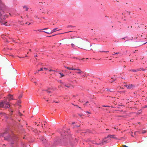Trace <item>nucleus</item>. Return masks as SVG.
<instances>
[{
    "label": "nucleus",
    "mask_w": 147,
    "mask_h": 147,
    "mask_svg": "<svg viewBox=\"0 0 147 147\" xmlns=\"http://www.w3.org/2000/svg\"><path fill=\"white\" fill-rule=\"evenodd\" d=\"M71 41L74 43H72L71 44L72 47L73 48L75 47V44L80 48L86 50L92 49L90 48V47L91 46V44L88 42H85L81 38L78 37L71 38Z\"/></svg>",
    "instance_id": "f257e3e1"
},
{
    "label": "nucleus",
    "mask_w": 147,
    "mask_h": 147,
    "mask_svg": "<svg viewBox=\"0 0 147 147\" xmlns=\"http://www.w3.org/2000/svg\"><path fill=\"white\" fill-rule=\"evenodd\" d=\"M10 107V104L8 102L5 100H3L0 102V107L6 109Z\"/></svg>",
    "instance_id": "f03ea898"
},
{
    "label": "nucleus",
    "mask_w": 147,
    "mask_h": 147,
    "mask_svg": "<svg viewBox=\"0 0 147 147\" xmlns=\"http://www.w3.org/2000/svg\"><path fill=\"white\" fill-rule=\"evenodd\" d=\"M110 140L111 139H109V138L108 136H107V137H105L103 139L101 142L99 144H96L98 145H102L109 142Z\"/></svg>",
    "instance_id": "7ed1b4c3"
},
{
    "label": "nucleus",
    "mask_w": 147,
    "mask_h": 147,
    "mask_svg": "<svg viewBox=\"0 0 147 147\" xmlns=\"http://www.w3.org/2000/svg\"><path fill=\"white\" fill-rule=\"evenodd\" d=\"M100 46L96 44H94L92 46V48L94 50H96L99 48Z\"/></svg>",
    "instance_id": "20e7f679"
},
{
    "label": "nucleus",
    "mask_w": 147,
    "mask_h": 147,
    "mask_svg": "<svg viewBox=\"0 0 147 147\" xmlns=\"http://www.w3.org/2000/svg\"><path fill=\"white\" fill-rule=\"evenodd\" d=\"M0 23L1 25L3 24L6 26L8 25V24H7V23L6 22L3 21L2 19L0 20Z\"/></svg>",
    "instance_id": "39448f33"
},
{
    "label": "nucleus",
    "mask_w": 147,
    "mask_h": 147,
    "mask_svg": "<svg viewBox=\"0 0 147 147\" xmlns=\"http://www.w3.org/2000/svg\"><path fill=\"white\" fill-rule=\"evenodd\" d=\"M124 86H126L127 88L131 89L134 86V85L131 84L125 85Z\"/></svg>",
    "instance_id": "423d86ee"
},
{
    "label": "nucleus",
    "mask_w": 147,
    "mask_h": 147,
    "mask_svg": "<svg viewBox=\"0 0 147 147\" xmlns=\"http://www.w3.org/2000/svg\"><path fill=\"white\" fill-rule=\"evenodd\" d=\"M108 137L109 138V139H111V138L115 139H117V138L116 137H115V135H108Z\"/></svg>",
    "instance_id": "0eeeda50"
},
{
    "label": "nucleus",
    "mask_w": 147,
    "mask_h": 147,
    "mask_svg": "<svg viewBox=\"0 0 147 147\" xmlns=\"http://www.w3.org/2000/svg\"><path fill=\"white\" fill-rule=\"evenodd\" d=\"M105 91H107L108 92H114V91L113 90V89H108V88H105L104 90Z\"/></svg>",
    "instance_id": "6e6552de"
},
{
    "label": "nucleus",
    "mask_w": 147,
    "mask_h": 147,
    "mask_svg": "<svg viewBox=\"0 0 147 147\" xmlns=\"http://www.w3.org/2000/svg\"><path fill=\"white\" fill-rule=\"evenodd\" d=\"M7 98L9 99V101L14 100L13 98V96L11 94H9Z\"/></svg>",
    "instance_id": "1a4fd4ad"
},
{
    "label": "nucleus",
    "mask_w": 147,
    "mask_h": 147,
    "mask_svg": "<svg viewBox=\"0 0 147 147\" xmlns=\"http://www.w3.org/2000/svg\"><path fill=\"white\" fill-rule=\"evenodd\" d=\"M50 90H52V89H51L50 88H48L47 89L45 90H44L46 91L48 93H50L51 92V91H49Z\"/></svg>",
    "instance_id": "9d476101"
},
{
    "label": "nucleus",
    "mask_w": 147,
    "mask_h": 147,
    "mask_svg": "<svg viewBox=\"0 0 147 147\" xmlns=\"http://www.w3.org/2000/svg\"><path fill=\"white\" fill-rule=\"evenodd\" d=\"M70 69H71V70H76L79 71H81V70L80 69H79V68H78V69H74V68H73V67H72L71 68H70Z\"/></svg>",
    "instance_id": "9b49d317"
},
{
    "label": "nucleus",
    "mask_w": 147,
    "mask_h": 147,
    "mask_svg": "<svg viewBox=\"0 0 147 147\" xmlns=\"http://www.w3.org/2000/svg\"><path fill=\"white\" fill-rule=\"evenodd\" d=\"M130 71H131L133 72H136L138 71H140V70L139 69H136V70L135 69H131L129 70Z\"/></svg>",
    "instance_id": "f8f14e48"
},
{
    "label": "nucleus",
    "mask_w": 147,
    "mask_h": 147,
    "mask_svg": "<svg viewBox=\"0 0 147 147\" xmlns=\"http://www.w3.org/2000/svg\"><path fill=\"white\" fill-rule=\"evenodd\" d=\"M57 28H55L54 29L50 32L51 33H52L55 32L56 31V30L57 29Z\"/></svg>",
    "instance_id": "ddd939ff"
},
{
    "label": "nucleus",
    "mask_w": 147,
    "mask_h": 147,
    "mask_svg": "<svg viewBox=\"0 0 147 147\" xmlns=\"http://www.w3.org/2000/svg\"><path fill=\"white\" fill-rule=\"evenodd\" d=\"M64 86L67 88H69L71 86V85L70 84H65Z\"/></svg>",
    "instance_id": "4468645a"
},
{
    "label": "nucleus",
    "mask_w": 147,
    "mask_h": 147,
    "mask_svg": "<svg viewBox=\"0 0 147 147\" xmlns=\"http://www.w3.org/2000/svg\"><path fill=\"white\" fill-rule=\"evenodd\" d=\"M23 8L25 9V10L27 11L28 9V8L26 6H24L23 7Z\"/></svg>",
    "instance_id": "2eb2a0df"
},
{
    "label": "nucleus",
    "mask_w": 147,
    "mask_h": 147,
    "mask_svg": "<svg viewBox=\"0 0 147 147\" xmlns=\"http://www.w3.org/2000/svg\"><path fill=\"white\" fill-rule=\"evenodd\" d=\"M147 67H146L145 69H144L143 68H140L139 69L140 70H142L143 71H145V70H147Z\"/></svg>",
    "instance_id": "dca6fc26"
},
{
    "label": "nucleus",
    "mask_w": 147,
    "mask_h": 147,
    "mask_svg": "<svg viewBox=\"0 0 147 147\" xmlns=\"http://www.w3.org/2000/svg\"><path fill=\"white\" fill-rule=\"evenodd\" d=\"M42 141H43V142L45 143L46 142V140L44 138H42Z\"/></svg>",
    "instance_id": "f3484780"
},
{
    "label": "nucleus",
    "mask_w": 147,
    "mask_h": 147,
    "mask_svg": "<svg viewBox=\"0 0 147 147\" xmlns=\"http://www.w3.org/2000/svg\"><path fill=\"white\" fill-rule=\"evenodd\" d=\"M99 52H105L106 53H108L109 52V51H99Z\"/></svg>",
    "instance_id": "a211bd4d"
},
{
    "label": "nucleus",
    "mask_w": 147,
    "mask_h": 147,
    "mask_svg": "<svg viewBox=\"0 0 147 147\" xmlns=\"http://www.w3.org/2000/svg\"><path fill=\"white\" fill-rule=\"evenodd\" d=\"M22 96H23V94H21L20 95V96H19L18 97V98L19 99H20L21 98H22Z\"/></svg>",
    "instance_id": "6ab92c4d"
},
{
    "label": "nucleus",
    "mask_w": 147,
    "mask_h": 147,
    "mask_svg": "<svg viewBox=\"0 0 147 147\" xmlns=\"http://www.w3.org/2000/svg\"><path fill=\"white\" fill-rule=\"evenodd\" d=\"M78 71V72H76V73L78 74H80L81 73H84V72H83V71Z\"/></svg>",
    "instance_id": "aec40b11"
},
{
    "label": "nucleus",
    "mask_w": 147,
    "mask_h": 147,
    "mask_svg": "<svg viewBox=\"0 0 147 147\" xmlns=\"http://www.w3.org/2000/svg\"><path fill=\"white\" fill-rule=\"evenodd\" d=\"M43 68H41L39 70H38V72L39 71H43Z\"/></svg>",
    "instance_id": "412c9836"
},
{
    "label": "nucleus",
    "mask_w": 147,
    "mask_h": 147,
    "mask_svg": "<svg viewBox=\"0 0 147 147\" xmlns=\"http://www.w3.org/2000/svg\"><path fill=\"white\" fill-rule=\"evenodd\" d=\"M59 74L61 75V77H63L64 76V75L63 74H62L61 73H59Z\"/></svg>",
    "instance_id": "4be33fe9"
},
{
    "label": "nucleus",
    "mask_w": 147,
    "mask_h": 147,
    "mask_svg": "<svg viewBox=\"0 0 147 147\" xmlns=\"http://www.w3.org/2000/svg\"><path fill=\"white\" fill-rule=\"evenodd\" d=\"M43 32H45L46 33H47V34H51V33L50 32H46V31H42Z\"/></svg>",
    "instance_id": "5701e85b"
},
{
    "label": "nucleus",
    "mask_w": 147,
    "mask_h": 147,
    "mask_svg": "<svg viewBox=\"0 0 147 147\" xmlns=\"http://www.w3.org/2000/svg\"><path fill=\"white\" fill-rule=\"evenodd\" d=\"M65 68H67V69H69V70H71V69H70V68L69 67H65Z\"/></svg>",
    "instance_id": "b1692460"
},
{
    "label": "nucleus",
    "mask_w": 147,
    "mask_h": 147,
    "mask_svg": "<svg viewBox=\"0 0 147 147\" xmlns=\"http://www.w3.org/2000/svg\"><path fill=\"white\" fill-rule=\"evenodd\" d=\"M102 106L103 107H110V106H107V105H103V106Z\"/></svg>",
    "instance_id": "393cba45"
},
{
    "label": "nucleus",
    "mask_w": 147,
    "mask_h": 147,
    "mask_svg": "<svg viewBox=\"0 0 147 147\" xmlns=\"http://www.w3.org/2000/svg\"><path fill=\"white\" fill-rule=\"evenodd\" d=\"M18 103H21V100H18Z\"/></svg>",
    "instance_id": "a878e982"
},
{
    "label": "nucleus",
    "mask_w": 147,
    "mask_h": 147,
    "mask_svg": "<svg viewBox=\"0 0 147 147\" xmlns=\"http://www.w3.org/2000/svg\"><path fill=\"white\" fill-rule=\"evenodd\" d=\"M78 115L81 117H82V116L83 115L82 114H79Z\"/></svg>",
    "instance_id": "bb28decb"
},
{
    "label": "nucleus",
    "mask_w": 147,
    "mask_h": 147,
    "mask_svg": "<svg viewBox=\"0 0 147 147\" xmlns=\"http://www.w3.org/2000/svg\"><path fill=\"white\" fill-rule=\"evenodd\" d=\"M146 131H142V134H144V133H146Z\"/></svg>",
    "instance_id": "cd10ccee"
},
{
    "label": "nucleus",
    "mask_w": 147,
    "mask_h": 147,
    "mask_svg": "<svg viewBox=\"0 0 147 147\" xmlns=\"http://www.w3.org/2000/svg\"><path fill=\"white\" fill-rule=\"evenodd\" d=\"M73 26L71 25H69L67 26V28L72 27Z\"/></svg>",
    "instance_id": "c85d7f7f"
},
{
    "label": "nucleus",
    "mask_w": 147,
    "mask_h": 147,
    "mask_svg": "<svg viewBox=\"0 0 147 147\" xmlns=\"http://www.w3.org/2000/svg\"><path fill=\"white\" fill-rule=\"evenodd\" d=\"M61 83L63 84V85H64V84H65V83L63 82H61Z\"/></svg>",
    "instance_id": "c756f323"
},
{
    "label": "nucleus",
    "mask_w": 147,
    "mask_h": 147,
    "mask_svg": "<svg viewBox=\"0 0 147 147\" xmlns=\"http://www.w3.org/2000/svg\"><path fill=\"white\" fill-rule=\"evenodd\" d=\"M49 71H54L55 70H52V69H50V70H49Z\"/></svg>",
    "instance_id": "7c9ffc66"
},
{
    "label": "nucleus",
    "mask_w": 147,
    "mask_h": 147,
    "mask_svg": "<svg viewBox=\"0 0 147 147\" xmlns=\"http://www.w3.org/2000/svg\"><path fill=\"white\" fill-rule=\"evenodd\" d=\"M123 147H128L127 146L125 145H123Z\"/></svg>",
    "instance_id": "2f4dec72"
},
{
    "label": "nucleus",
    "mask_w": 147,
    "mask_h": 147,
    "mask_svg": "<svg viewBox=\"0 0 147 147\" xmlns=\"http://www.w3.org/2000/svg\"><path fill=\"white\" fill-rule=\"evenodd\" d=\"M3 16L4 17H7V15H4Z\"/></svg>",
    "instance_id": "473e14b6"
},
{
    "label": "nucleus",
    "mask_w": 147,
    "mask_h": 147,
    "mask_svg": "<svg viewBox=\"0 0 147 147\" xmlns=\"http://www.w3.org/2000/svg\"><path fill=\"white\" fill-rule=\"evenodd\" d=\"M45 70H48V69L46 68H45V67H44V68H43Z\"/></svg>",
    "instance_id": "72a5a7b5"
},
{
    "label": "nucleus",
    "mask_w": 147,
    "mask_h": 147,
    "mask_svg": "<svg viewBox=\"0 0 147 147\" xmlns=\"http://www.w3.org/2000/svg\"><path fill=\"white\" fill-rule=\"evenodd\" d=\"M119 52L118 53H115V54H119Z\"/></svg>",
    "instance_id": "f704fd0d"
},
{
    "label": "nucleus",
    "mask_w": 147,
    "mask_h": 147,
    "mask_svg": "<svg viewBox=\"0 0 147 147\" xmlns=\"http://www.w3.org/2000/svg\"><path fill=\"white\" fill-rule=\"evenodd\" d=\"M42 30H38L39 31H40V32H41Z\"/></svg>",
    "instance_id": "c9c22d12"
},
{
    "label": "nucleus",
    "mask_w": 147,
    "mask_h": 147,
    "mask_svg": "<svg viewBox=\"0 0 147 147\" xmlns=\"http://www.w3.org/2000/svg\"><path fill=\"white\" fill-rule=\"evenodd\" d=\"M86 113H88L89 114H91V113L90 112H89L88 111L86 112Z\"/></svg>",
    "instance_id": "e433bc0d"
},
{
    "label": "nucleus",
    "mask_w": 147,
    "mask_h": 147,
    "mask_svg": "<svg viewBox=\"0 0 147 147\" xmlns=\"http://www.w3.org/2000/svg\"><path fill=\"white\" fill-rule=\"evenodd\" d=\"M130 61L131 62H133V59H131L130 60Z\"/></svg>",
    "instance_id": "4c0bfd02"
},
{
    "label": "nucleus",
    "mask_w": 147,
    "mask_h": 147,
    "mask_svg": "<svg viewBox=\"0 0 147 147\" xmlns=\"http://www.w3.org/2000/svg\"><path fill=\"white\" fill-rule=\"evenodd\" d=\"M19 115H20V116H21L22 115V114H21L20 113H19Z\"/></svg>",
    "instance_id": "58836bf2"
},
{
    "label": "nucleus",
    "mask_w": 147,
    "mask_h": 147,
    "mask_svg": "<svg viewBox=\"0 0 147 147\" xmlns=\"http://www.w3.org/2000/svg\"><path fill=\"white\" fill-rule=\"evenodd\" d=\"M5 139V140H8V139H7V138H5V139Z\"/></svg>",
    "instance_id": "ea45409f"
},
{
    "label": "nucleus",
    "mask_w": 147,
    "mask_h": 147,
    "mask_svg": "<svg viewBox=\"0 0 147 147\" xmlns=\"http://www.w3.org/2000/svg\"><path fill=\"white\" fill-rule=\"evenodd\" d=\"M73 58H74V59H75V58L77 59V58H76H76H75V57H73Z\"/></svg>",
    "instance_id": "a19ab883"
},
{
    "label": "nucleus",
    "mask_w": 147,
    "mask_h": 147,
    "mask_svg": "<svg viewBox=\"0 0 147 147\" xmlns=\"http://www.w3.org/2000/svg\"><path fill=\"white\" fill-rule=\"evenodd\" d=\"M34 57H37V55H35Z\"/></svg>",
    "instance_id": "79ce46f5"
},
{
    "label": "nucleus",
    "mask_w": 147,
    "mask_h": 147,
    "mask_svg": "<svg viewBox=\"0 0 147 147\" xmlns=\"http://www.w3.org/2000/svg\"><path fill=\"white\" fill-rule=\"evenodd\" d=\"M61 87V86H58V88H60Z\"/></svg>",
    "instance_id": "37998d69"
},
{
    "label": "nucleus",
    "mask_w": 147,
    "mask_h": 147,
    "mask_svg": "<svg viewBox=\"0 0 147 147\" xmlns=\"http://www.w3.org/2000/svg\"><path fill=\"white\" fill-rule=\"evenodd\" d=\"M48 29V28H45L43 30H45V29Z\"/></svg>",
    "instance_id": "c03bdc74"
},
{
    "label": "nucleus",
    "mask_w": 147,
    "mask_h": 147,
    "mask_svg": "<svg viewBox=\"0 0 147 147\" xmlns=\"http://www.w3.org/2000/svg\"><path fill=\"white\" fill-rule=\"evenodd\" d=\"M88 103V101H87V102H86V103Z\"/></svg>",
    "instance_id": "a18cd8bd"
},
{
    "label": "nucleus",
    "mask_w": 147,
    "mask_h": 147,
    "mask_svg": "<svg viewBox=\"0 0 147 147\" xmlns=\"http://www.w3.org/2000/svg\"><path fill=\"white\" fill-rule=\"evenodd\" d=\"M79 101H80V102H82V101H80V99H79Z\"/></svg>",
    "instance_id": "49530a36"
},
{
    "label": "nucleus",
    "mask_w": 147,
    "mask_h": 147,
    "mask_svg": "<svg viewBox=\"0 0 147 147\" xmlns=\"http://www.w3.org/2000/svg\"><path fill=\"white\" fill-rule=\"evenodd\" d=\"M126 67V66H125V65H124V67Z\"/></svg>",
    "instance_id": "de8ad7c7"
},
{
    "label": "nucleus",
    "mask_w": 147,
    "mask_h": 147,
    "mask_svg": "<svg viewBox=\"0 0 147 147\" xmlns=\"http://www.w3.org/2000/svg\"><path fill=\"white\" fill-rule=\"evenodd\" d=\"M146 43H147V42H146V43H144V44H145Z\"/></svg>",
    "instance_id": "09e8293b"
},
{
    "label": "nucleus",
    "mask_w": 147,
    "mask_h": 147,
    "mask_svg": "<svg viewBox=\"0 0 147 147\" xmlns=\"http://www.w3.org/2000/svg\"><path fill=\"white\" fill-rule=\"evenodd\" d=\"M145 107H147V106H146Z\"/></svg>",
    "instance_id": "8fccbe9b"
},
{
    "label": "nucleus",
    "mask_w": 147,
    "mask_h": 147,
    "mask_svg": "<svg viewBox=\"0 0 147 147\" xmlns=\"http://www.w3.org/2000/svg\"><path fill=\"white\" fill-rule=\"evenodd\" d=\"M29 51H31V49H29Z\"/></svg>",
    "instance_id": "3c124183"
},
{
    "label": "nucleus",
    "mask_w": 147,
    "mask_h": 147,
    "mask_svg": "<svg viewBox=\"0 0 147 147\" xmlns=\"http://www.w3.org/2000/svg\"><path fill=\"white\" fill-rule=\"evenodd\" d=\"M36 72H34V74H36Z\"/></svg>",
    "instance_id": "603ef678"
},
{
    "label": "nucleus",
    "mask_w": 147,
    "mask_h": 147,
    "mask_svg": "<svg viewBox=\"0 0 147 147\" xmlns=\"http://www.w3.org/2000/svg\"><path fill=\"white\" fill-rule=\"evenodd\" d=\"M76 107H78V106L77 105H76Z\"/></svg>",
    "instance_id": "864d4df0"
},
{
    "label": "nucleus",
    "mask_w": 147,
    "mask_h": 147,
    "mask_svg": "<svg viewBox=\"0 0 147 147\" xmlns=\"http://www.w3.org/2000/svg\"><path fill=\"white\" fill-rule=\"evenodd\" d=\"M75 123V122H73V123H72V124H74Z\"/></svg>",
    "instance_id": "5fc2aeb1"
},
{
    "label": "nucleus",
    "mask_w": 147,
    "mask_h": 147,
    "mask_svg": "<svg viewBox=\"0 0 147 147\" xmlns=\"http://www.w3.org/2000/svg\"><path fill=\"white\" fill-rule=\"evenodd\" d=\"M78 107L79 108H80V107Z\"/></svg>",
    "instance_id": "6e6d98bb"
},
{
    "label": "nucleus",
    "mask_w": 147,
    "mask_h": 147,
    "mask_svg": "<svg viewBox=\"0 0 147 147\" xmlns=\"http://www.w3.org/2000/svg\"><path fill=\"white\" fill-rule=\"evenodd\" d=\"M30 23H29V24H28V25H30Z\"/></svg>",
    "instance_id": "4d7b16f0"
},
{
    "label": "nucleus",
    "mask_w": 147,
    "mask_h": 147,
    "mask_svg": "<svg viewBox=\"0 0 147 147\" xmlns=\"http://www.w3.org/2000/svg\"><path fill=\"white\" fill-rule=\"evenodd\" d=\"M32 81H33V78L31 80Z\"/></svg>",
    "instance_id": "13d9d810"
},
{
    "label": "nucleus",
    "mask_w": 147,
    "mask_h": 147,
    "mask_svg": "<svg viewBox=\"0 0 147 147\" xmlns=\"http://www.w3.org/2000/svg\"><path fill=\"white\" fill-rule=\"evenodd\" d=\"M61 82H61V81H60V83H61Z\"/></svg>",
    "instance_id": "bf43d9fd"
},
{
    "label": "nucleus",
    "mask_w": 147,
    "mask_h": 147,
    "mask_svg": "<svg viewBox=\"0 0 147 147\" xmlns=\"http://www.w3.org/2000/svg\"><path fill=\"white\" fill-rule=\"evenodd\" d=\"M116 80V79H115L113 80V81H114L115 80Z\"/></svg>",
    "instance_id": "052dcab7"
},
{
    "label": "nucleus",
    "mask_w": 147,
    "mask_h": 147,
    "mask_svg": "<svg viewBox=\"0 0 147 147\" xmlns=\"http://www.w3.org/2000/svg\"><path fill=\"white\" fill-rule=\"evenodd\" d=\"M113 82L112 81H111V83H112Z\"/></svg>",
    "instance_id": "680f3d73"
},
{
    "label": "nucleus",
    "mask_w": 147,
    "mask_h": 147,
    "mask_svg": "<svg viewBox=\"0 0 147 147\" xmlns=\"http://www.w3.org/2000/svg\"><path fill=\"white\" fill-rule=\"evenodd\" d=\"M122 79H124V78H123L122 77H121Z\"/></svg>",
    "instance_id": "e2e57ef3"
},
{
    "label": "nucleus",
    "mask_w": 147,
    "mask_h": 147,
    "mask_svg": "<svg viewBox=\"0 0 147 147\" xmlns=\"http://www.w3.org/2000/svg\"><path fill=\"white\" fill-rule=\"evenodd\" d=\"M28 23V22H26V24H27Z\"/></svg>",
    "instance_id": "0e129e2a"
},
{
    "label": "nucleus",
    "mask_w": 147,
    "mask_h": 147,
    "mask_svg": "<svg viewBox=\"0 0 147 147\" xmlns=\"http://www.w3.org/2000/svg\"><path fill=\"white\" fill-rule=\"evenodd\" d=\"M6 133V132H4V134H5Z\"/></svg>",
    "instance_id": "69168bd1"
},
{
    "label": "nucleus",
    "mask_w": 147,
    "mask_h": 147,
    "mask_svg": "<svg viewBox=\"0 0 147 147\" xmlns=\"http://www.w3.org/2000/svg\"><path fill=\"white\" fill-rule=\"evenodd\" d=\"M34 83H36V82H34Z\"/></svg>",
    "instance_id": "338daca9"
},
{
    "label": "nucleus",
    "mask_w": 147,
    "mask_h": 147,
    "mask_svg": "<svg viewBox=\"0 0 147 147\" xmlns=\"http://www.w3.org/2000/svg\"><path fill=\"white\" fill-rule=\"evenodd\" d=\"M145 27H147V26H145Z\"/></svg>",
    "instance_id": "774afa93"
}]
</instances>
